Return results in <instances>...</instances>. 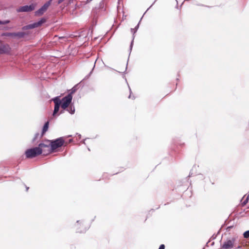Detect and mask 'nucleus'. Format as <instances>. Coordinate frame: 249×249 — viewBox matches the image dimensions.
I'll use <instances>...</instances> for the list:
<instances>
[{"instance_id": "obj_1", "label": "nucleus", "mask_w": 249, "mask_h": 249, "mask_svg": "<svg viewBox=\"0 0 249 249\" xmlns=\"http://www.w3.org/2000/svg\"><path fill=\"white\" fill-rule=\"evenodd\" d=\"M38 148L36 147L33 148L27 149L25 152V156L27 158H33L41 154V150Z\"/></svg>"}, {"instance_id": "obj_2", "label": "nucleus", "mask_w": 249, "mask_h": 249, "mask_svg": "<svg viewBox=\"0 0 249 249\" xmlns=\"http://www.w3.org/2000/svg\"><path fill=\"white\" fill-rule=\"evenodd\" d=\"M236 239L234 237H233L231 239L227 240L223 243L221 246V248L223 249H231L234 247L239 248V246L237 247H236Z\"/></svg>"}, {"instance_id": "obj_3", "label": "nucleus", "mask_w": 249, "mask_h": 249, "mask_svg": "<svg viewBox=\"0 0 249 249\" xmlns=\"http://www.w3.org/2000/svg\"><path fill=\"white\" fill-rule=\"evenodd\" d=\"M38 148L41 150V153L44 152V154H47L52 151L51 150V146L50 141H46L43 143H41L38 145Z\"/></svg>"}, {"instance_id": "obj_4", "label": "nucleus", "mask_w": 249, "mask_h": 249, "mask_svg": "<svg viewBox=\"0 0 249 249\" xmlns=\"http://www.w3.org/2000/svg\"><path fill=\"white\" fill-rule=\"evenodd\" d=\"M64 143L63 138H59L53 141H50L51 150L53 151L61 147Z\"/></svg>"}, {"instance_id": "obj_5", "label": "nucleus", "mask_w": 249, "mask_h": 249, "mask_svg": "<svg viewBox=\"0 0 249 249\" xmlns=\"http://www.w3.org/2000/svg\"><path fill=\"white\" fill-rule=\"evenodd\" d=\"M72 99V95H71V94H68L67 96L63 97L62 99V100H61V104L60 105L61 107L64 109H65L68 107L70 104L71 102Z\"/></svg>"}, {"instance_id": "obj_6", "label": "nucleus", "mask_w": 249, "mask_h": 249, "mask_svg": "<svg viewBox=\"0 0 249 249\" xmlns=\"http://www.w3.org/2000/svg\"><path fill=\"white\" fill-rule=\"evenodd\" d=\"M46 19L42 18L37 22H35L33 24H30L22 27V30H25L28 29H34L38 27L41 25L43 23L45 22Z\"/></svg>"}, {"instance_id": "obj_7", "label": "nucleus", "mask_w": 249, "mask_h": 249, "mask_svg": "<svg viewBox=\"0 0 249 249\" xmlns=\"http://www.w3.org/2000/svg\"><path fill=\"white\" fill-rule=\"evenodd\" d=\"M52 1V0H50L46 2L40 8L35 12V15L36 16H40L43 15L51 5Z\"/></svg>"}, {"instance_id": "obj_8", "label": "nucleus", "mask_w": 249, "mask_h": 249, "mask_svg": "<svg viewBox=\"0 0 249 249\" xmlns=\"http://www.w3.org/2000/svg\"><path fill=\"white\" fill-rule=\"evenodd\" d=\"M35 8V4L32 3L30 5H24L20 6L17 9V12H28L33 11Z\"/></svg>"}, {"instance_id": "obj_9", "label": "nucleus", "mask_w": 249, "mask_h": 249, "mask_svg": "<svg viewBox=\"0 0 249 249\" xmlns=\"http://www.w3.org/2000/svg\"><path fill=\"white\" fill-rule=\"evenodd\" d=\"M54 103V108L53 113V115L54 116L59 110L60 106L61 104V101L58 97H56L53 99Z\"/></svg>"}, {"instance_id": "obj_10", "label": "nucleus", "mask_w": 249, "mask_h": 249, "mask_svg": "<svg viewBox=\"0 0 249 249\" xmlns=\"http://www.w3.org/2000/svg\"><path fill=\"white\" fill-rule=\"evenodd\" d=\"M10 48L8 45H4L0 47V54L8 53Z\"/></svg>"}, {"instance_id": "obj_11", "label": "nucleus", "mask_w": 249, "mask_h": 249, "mask_svg": "<svg viewBox=\"0 0 249 249\" xmlns=\"http://www.w3.org/2000/svg\"><path fill=\"white\" fill-rule=\"evenodd\" d=\"M67 110L69 113H70L71 114H73L75 112V108H74V106L72 105H71V106H69V107H67Z\"/></svg>"}, {"instance_id": "obj_12", "label": "nucleus", "mask_w": 249, "mask_h": 249, "mask_svg": "<svg viewBox=\"0 0 249 249\" xmlns=\"http://www.w3.org/2000/svg\"><path fill=\"white\" fill-rule=\"evenodd\" d=\"M48 127H49V122H47L43 126V129H42V135H43L44 133H45L48 129Z\"/></svg>"}, {"instance_id": "obj_13", "label": "nucleus", "mask_w": 249, "mask_h": 249, "mask_svg": "<svg viewBox=\"0 0 249 249\" xmlns=\"http://www.w3.org/2000/svg\"><path fill=\"white\" fill-rule=\"evenodd\" d=\"M16 35H17L16 37H17L18 38H21L25 36V33H24V32H18V33H17Z\"/></svg>"}, {"instance_id": "obj_14", "label": "nucleus", "mask_w": 249, "mask_h": 249, "mask_svg": "<svg viewBox=\"0 0 249 249\" xmlns=\"http://www.w3.org/2000/svg\"><path fill=\"white\" fill-rule=\"evenodd\" d=\"M249 199V194L248 195V196L246 197V198L244 200V201L242 202L241 205L242 206H244L246 205V204L248 203Z\"/></svg>"}, {"instance_id": "obj_15", "label": "nucleus", "mask_w": 249, "mask_h": 249, "mask_svg": "<svg viewBox=\"0 0 249 249\" xmlns=\"http://www.w3.org/2000/svg\"><path fill=\"white\" fill-rule=\"evenodd\" d=\"M77 85H75V86H74L71 89V92L69 94H71V95H72V94L73 93H74L77 89Z\"/></svg>"}, {"instance_id": "obj_16", "label": "nucleus", "mask_w": 249, "mask_h": 249, "mask_svg": "<svg viewBox=\"0 0 249 249\" xmlns=\"http://www.w3.org/2000/svg\"><path fill=\"white\" fill-rule=\"evenodd\" d=\"M10 22L9 20H5L4 21H1L0 20V25H4L8 24Z\"/></svg>"}, {"instance_id": "obj_17", "label": "nucleus", "mask_w": 249, "mask_h": 249, "mask_svg": "<svg viewBox=\"0 0 249 249\" xmlns=\"http://www.w3.org/2000/svg\"><path fill=\"white\" fill-rule=\"evenodd\" d=\"M244 238H248L249 237V231H245L244 233Z\"/></svg>"}, {"instance_id": "obj_18", "label": "nucleus", "mask_w": 249, "mask_h": 249, "mask_svg": "<svg viewBox=\"0 0 249 249\" xmlns=\"http://www.w3.org/2000/svg\"><path fill=\"white\" fill-rule=\"evenodd\" d=\"M17 33H7V36H11L13 37H16L17 36Z\"/></svg>"}, {"instance_id": "obj_19", "label": "nucleus", "mask_w": 249, "mask_h": 249, "mask_svg": "<svg viewBox=\"0 0 249 249\" xmlns=\"http://www.w3.org/2000/svg\"><path fill=\"white\" fill-rule=\"evenodd\" d=\"M131 32L134 34L137 31V28H134V29H131Z\"/></svg>"}, {"instance_id": "obj_20", "label": "nucleus", "mask_w": 249, "mask_h": 249, "mask_svg": "<svg viewBox=\"0 0 249 249\" xmlns=\"http://www.w3.org/2000/svg\"><path fill=\"white\" fill-rule=\"evenodd\" d=\"M164 248H165L164 245L163 244H162L160 246L159 249H164Z\"/></svg>"}, {"instance_id": "obj_21", "label": "nucleus", "mask_w": 249, "mask_h": 249, "mask_svg": "<svg viewBox=\"0 0 249 249\" xmlns=\"http://www.w3.org/2000/svg\"><path fill=\"white\" fill-rule=\"evenodd\" d=\"M65 0H58V4H60L61 2H62L63 1H64Z\"/></svg>"}, {"instance_id": "obj_22", "label": "nucleus", "mask_w": 249, "mask_h": 249, "mask_svg": "<svg viewBox=\"0 0 249 249\" xmlns=\"http://www.w3.org/2000/svg\"><path fill=\"white\" fill-rule=\"evenodd\" d=\"M39 136V134L38 133H36L35 135V137L34 138V140L36 139H37V137Z\"/></svg>"}, {"instance_id": "obj_23", "label": "nucleus", "mask_w": 249, "mask_h": 249, "mask_svg": "<svg viewBox=\"0 0 249 249\" xmlns=\"http://www.w3.org/2000/svg\"><path fill=\"white\" fill-rule=\"evenodd\" d=\"M133 40L131 41V45H130V49H132V45H133Z\"/></svg>"}, {"instance_id": "obj_24", "label": "nucleus", "mask_w": 249, "mask_h": 249, "mask_svg": "<svg viewBox=\"0 0 249 249\" xmlns=\"http://www.w3.org/2000/svg\"><path fill=\"white\" fill-rule=\"evenodd\" d=\"M139 24H138L135 28H137V29H138L139 28Z\"/></svg>"}, {"instance_id": "obj_25", "label": "nucleus", "mask_w": 249, "mask_h": 249, "mask_svg": "<svg viewBox=\"0 0 249 249\" xmlns=\"http://www.w3.org/2000/svg\"><path fill=\"white\" fill-rule=\"evenodd\" d=\"M73 0H70L69 3H71V2H72Z\"/></svg>"}, {"instance_id": "obj_26", "label": "nucleus", "mask_w": 249, "mask_h": 249, "mask_svg": "<svg viewBox=\"0 0 249 249\" xmlns=\"http://www.w3.org/2000/svg\"><path fill=\"white\" fill-rule=\"evenodd\" d=\"M28 189H29V187H26V190H27V191L28 190Z\"/></svg>"}, {"instance_id": "obj_27", "label": "nucleus", "mask_w": 249, "mask_h": 249, "mask_svg": "<svg viewBox=\"0 0 249 249\" xmlns=\"http://www.w3.org/2000/svg\"><path fill=\"white\" fill-rule=\"evenodd\" d=\"M63 113V111H61L60 112V113Z\"/></svg>"}, {"instance_id": "obj_28", "label": "nucleus", "mask_w": 249, "mask_h": 249, "mask_svg": "<svg viewBox=\"0 0 249 249\" xmlns=\"http://www.w3.org/2000/svg\"><path fill=\"white\" fill-rule=\"evenodd\" d=\"M246 196H244L243 199H244L245 197Z\"/></svg>"}]
</instances>
